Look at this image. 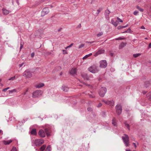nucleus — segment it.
<instances>
[{
    "label": "nucleus",
    "mask_w": 151,
    "mask_h": 151,
    "mask_svg": "<svg viewBox=\"0 0 151 151\" xmlns=\"http://www.w3.org/2000/svg\"><path fill=\"white\" fill-rule=\"evenodd\" d=\"M117 20L119 22H123L122 20V19H120L118 17H117Z\"/></svg>",
    "instance_id": "nucleus-37"
},
{
    "label": "nucleus",
    "mask_w": 151,
    "mask_h": 151,
    "mask_svg": "<svg viewBox=\"0 0 151 151\" xmlns=\"http://www.w3.org/2000/svg\"><path fill=\"white\" fill-rule=\"evenodd\" d=\"M2 132V131L1 130H0V133H1Z\"/></svg>",
    "instance_id": "nucleus-60"
},
{
    "label": "nucleus",
    "mask_w": 151,
    "mask_h": 151,
    "mask_svg": "<svg viewBox=\"0 0 151 151\" xmlns=\"http://www.w3.org/2000/svg\"><path fill=\"white\" fill-rule=\"evenodd\" d=\"M9 88V87H7V88H5L3 89L2 90V91H6V90H7Z\"/></svg>",
    "instance_id": "nucleus-43"
},
{
    "label": "nucleus",
    "mask_w": 151,
    "mask_h": 151,
    "mask_svg": "<svg viewBox=\"0 0 151 151\" xmlns=\"http://www.w3.org/2000/svg\"><path fill=\"white\" fill-rule=\"evenodd\" d=\"M42 94V92L40 90H37L34 91L32 93V97L35 98L40 96Z\"/></svg>",
    "instance_id": "nucleus-7"
},
{
    "label": "nucleus",
    "mask_w": 151,
    "mask_h": 151,
    "mask_svg": "<svg viewBox=\"0 0 151 151\" xmlns=\"http://www.w3.org/2000/svg\"><path fill=\"white\" fill-rule=\"evenodd\" d=\"M60 30H61V29H59L58 30V31H60Z\"/></svg>",
    "instance_id": "nucleus-63"
},
{
    "label": "nucleus",
    "mask_w": 151,
    "mask_h": 151,
    "mask_svg": "<svg viewBox=\"0 0 151 151\" xmlns=\"http://www.w3.org/2000/svg\"><path fill=\"white\" fill-rule=\"evenodd\" d=\"M73 43H72L70 45H69V46H67L66 48H69V47H71V46L73 45Z\"/></svg>",
    "instance_id": "nucleus-46"
},
{
    "label": "nucleus",
    "mask_w": 151,
    "mask_h": 151,
    "mask_svg": "<svg viewBox=\"0 0 151 151\" xmlns=\"http://www.w3.org/2000/svg\"><path fill=\"white\" fill-rule=\"evenodd\" d=\"M94 42V41L88 42V43L89 44H91Z\"/></svg>",
    "instance_id": "nucleus-51"
},
{
    "label": "nucleus",
    "mask_w": 151,
    "mask_h": 151,
    "mask_svg": "<svg viewBox=\"0 0 151 151\" xmlns=\"http://www.w3.org/2000/svg\"><path fill=\"white\" fill-rule=\"evenodd\" d=\"M102 101L104 102L106 104L109 105L111 107H112L114 105V102L113 100L106 101L104 99H102Z\"/></svg>",
    "instance_id": "nucleus-8"
},
{
    "label": "nucleus",
    "mask_w": 151,
    "mask_h": 151,
    "mask_svg": "<svg viewBox=\"0 0 151 151\" xmlns=\"http://www.w3.org/2000/svg\"><path fill=\"white\" fill-rule=\"evenodd\" d=\"M51 147L50 145L48 146L45 151H51Z\"/></svg>",
    "instance_id": "nucleus-29"
},
{
    "label": "nucleus",
    "mask_w": 151,
    "mask_h": 151,
    "mask_svg": "<svg viewBox=\"0 0 151 151\" xmlns=\"http://www.w3.org/2000/svg\"><path fill=\"white\" fill-rule=\"evenodd\" d=\"M102 106V104L101 103H99L97 106V107H99Z\"/></svg>",
    "instance_id": "nucleus-45"
},
{
    "label": "nucleus",
    "mask_w": 151,
    "mask_h": 151,
    "mask_svg": "<svg viewBox=\"0 0 151 151\" xmlns=\"http://www.w3.org/2000/svg\"><path fill=\"white\" fill-rule=\"evenodd\" d=\"M103 34V33L102 32H99L98 34L97 35V36L98 37H99L100 36H102Z\"/></svg>",
    "instance_id": "nucleus-35"
},
{
    "label": "nucleus",
    "mask_w": 151,
    "mask_h": 151,
    "mask_svg": "<svg viewBox=\"0 0 151 151\" xmlns=\"http://www.w3.org/2000/svg\"><path fill=\"white\" fill-rule=\"evenodd\" d=\"M126 43L122 42L119 45V49H121L123 47H124L126 45Z\"/></svg>",
    "instance_id": "nucleus-15"
},
{
    "label": "nucleus",
    "mask_w": 151,
    "mask_h": 151,
    "mask_svg": "<svg viewBox=\"0 0 151 151\" xmlns=\"http://www.w3.org/2000/svg\"><path fill=\"white\" fill-rule=\"evenodd\" d=\"M107 65V63L105 60H102L100 62V67L103 68H105Z\"/></svg>",
    "instance_id": "nucleus-11"
},
{
    "label": "nucleus",
    "mask_w": 151,
    "mask_h": 151,
    "mask_svg": "<svg viewBox=\"0 0 151 151\" xmlns=\"http://www.w3.org/2000/svg\"><path fill=\"white\" fill-rule=\"evenodd\" d=\"M26 92H25L23 94L24 95L26 94Z\"/></svg>",
    "instance_id": "nucleus-62"
},
{
    "label": "nucleus",
    "mask_w": 151,
    "mask_h": 151,
    "mask_svg": "<svg viewBox=\"0 0 151 151\" xmlns=\"http://www.w3.org/2000/svg\"><path fill=\"white\" fill-rule=\"evenodd\" d=\"M57 68H58V70H60L61 69V68L60 66H58Z\"/></svg>",
    "instance_id": "nucleus-54"
},
{
    "label": "nucleus",
    "mask_w": 151,
    "mask_h": 151,
    "mask_svg": "<svg viewBox=\"0 0 151 151\" xmlns=\"http://www.w3.org/2000/svg\"><path fill=\"white\" fill-rule=\"evenodd\" d=\"M104 50L103 49H100L95 53L94 56H97L99 55H100L103 53H104Z\"/></svg>",
    "instance_id": "nucleus-12"
},
{
    "label": "nucleus",
    "mask_w": 151,
    "mask_h": 151,
    "mask_svg": "<svg viewBox=\"0 0 151 151\" xmlns=\"http://www.w3.org/2000/svg\"><path fill=\"white\" fill-rule=\"evenodd\" d=\"M115 108L117 114L118 115L120 114L122 111V106L120 105L117 104Z\"/></svg>",
    "instance_id": "nucleus-9"
},
{
    "label": "nucleus",
    "mask_w": 151,
    "mask_h": 151,
    "mask_svg": "<svg viewBox=\"0 0 151 151\" xmlns=\"http://www.w3.org/2000/svg\"><path fill=\"white\" fill-rule=\"evenodd\" d=\"M138 11H135L134 12L133 14L135 15H137V14H138Z\"/></svg>",
    "instance_id": "nucleus-41"
},
{
    "label": "nucleus",
    "mask_w": 151,
    "mask_h": 151,
    "mask_svg": "<svg viewBox=\"0 0 151 151\" xmlns=\"http://www.w3.org/2000/svg\"><path fill=\"white\" fill-rule=\"evenodd\" d=\"M141 55L140 53H138V54H133V56L134 58H137L140 55Z\"/></svg>",
    "instance_id": "nucleus-31"
},
{
    "label": "nucleus",
    "mask_w": 151,
    "mask_h": 151,
    "mask_svg": "<svg viewBox=\"0 0 151 151\" xmlns=\"http://www.w3.org/2000/svg\"><path fill=\"white\" fill-rule=\"evenodd\" d=\"M12 141V140H9L7 141H4L3 142L4 144L5 145H9L10 144Z\"/></svg>",
    "instance_id": "nucleus-20"
},
{
    "label": "nucleus",
    "mask_w": 151,
    "mask_h": 151,
    "mask_svg": "<svg viewBox=\"0 0 151 151\" xmlns=\"http://www.w3.org/2000/svg\"><path fill=\"white\" fill-rule=\"evenodd\" d=\"M45 132L42 129H40L39 131L38 134L40 137H44L45 136L46 134L47 137L50 135V132L48 129L45 128Z\"/></svg>",
    "instance_id": "nucleus-1"
},
{
    "label": "nucleus",
    "mask_w": 151,
    "mask_h": 151,
    "mask_svg": "<svg viewBox=\"0 0 151 151\" xmlns=\"http://www.w3.org/2000/svg\"><path fill=\"white\" fill-rule=\"evenodd\" d=\"M101 11L100 9H98L97 10L96 13L95 14H94L95 16H97Z\"/></svg>",
    "instance_id": "nucleus-32"
},
{
    "label": "nucleus",
    "mask_w": 151,
    "mask_h": 151,
    "mask_svg": "<svg viewBox=\"0 0 151 151\" xmlns=\"http://www.w3.org/2000/svg\"><path fill=\"white\" fill-rule=\"evenodd\" d=\"M127 26H128V25H126V26H124V28H126V27H127Z\"/></svg>",
    "instance_id": "nucleus-58"
},
{
    "label": "nucleus",
    "mask_w": 151,
    "mask_h": 151,
    "mask_svg": "<svg viewBox=\"0 0 151 151\" xmlns=\"http://www.w3.org/2000/svg\"><path fill=\"white\" fill-rule=\"evenodd\" d=\"M124 28V26L120 25V26H119L118 27L117 29H123Z\"/></svg>",
    "instance_id": "nucleus-33"
},
{
    "label": "nucleus",
    "mask_w": 151,
    "mask_h": 151,
    "mask_svg": "<svg viewBox=\"0 0 151 151\" xmlns=\"http://www.w3.org/2000/svg\"><path fill=\"white\" fill-rule=\"evenodd\" d=\"M44 86V84L43 83H39L37 85H36V88H40L42 87H43Z\"/></svg>",
    "instance_id": "nucleus-21"
},
{
    "label": "nucleus",
    "mask_w": 151,
    "mask_h": 151,
    "mask_svg": "<svg viewBox=\"0 0 151 151\" xmlns=\"http://www.w3.org/2000/svg\"><path fill=\"white\" fill-rule=\"evenodd\" d=\"M151 48V43H150L149 44L148 49Z\"/></svg>",
    "instance_id": "nucleus-49"
},
{
    "label": "nucleus",
    "mask_w": 151,
    "mask_h": 151,
    "mask_svg": "<svg viewBox=\"0 0 151 151\" xmlns=\"http://www.w3.org/2000/svg\"><path fill=\"white\" fill-rule=\"evenodd\" d=\"M11 151H17V150L15 147H13Z\"/></svg>",
    "instance_id": "nucleus-34"
},
{
    "label": "nucleus",
    "mask_w": 151,
    "mask_h": 151,
    "mask_svg": "<svg viewBox=\"0 0 151 151\" xmlns=\"http://www.w3.org/2000/svg\"><path fill=\"white\" fill-rule=\"evenodd\" d=\"M44 142V141L43 139H37L33 140L32 141V145L33 146H39Z\"/></svg>",
    "instance_id": "nucleus-2"
},
{
    "label": "nucleus",
    "mask_w": 151,
    "mask_h": 151,
    "mask_svg": "<svg viewBox=\"0 0 151 151\" xmlns=\"http://www.w3.org/2000/svg\"><path fill=\"white\" fill-rule=\"evenodd\" d=\"M126 31L127 33H130L131 32V30L130 28H129Z\"/></svg>",
    "instance_id": "nucleus-44"
},
{
    "label": "nucleus",
    "mask_w": 151,
    "mask_h": 151,
    "mask_svg": "<svg viewBox=\"0 0 151 151\" xmlns=\"http://www.w3.org/2000/svg\"><path fill=\"white\" fill-rule=\"evenodd\" d=\"M15 78V76L11 77L9 79V80H14Z\"/></svg>",
    "instance_id": "nucleus-36"
},
{
    "label": "nucleus",
    "mask_w": 151,
    "mask_h": 151,
    "mask_svg": "<svg viewBox=\"0 0 151 151\" xmlns=\"http://www.w3.org/2000/svg\"><path fill=\"white\" fill-rule=\"evenodd\" d=\"M133 144L134 145V146L135 147V148H136V147H137V145H136V143H133Z\"/></svg>",
    "instance_id": "nucleus-50"
},
{
    "label": "nucleus",
    "mask_w": 151,
    "mask_h": 151,
    "mask_svg": "<svg viewBox=\"0 0 151 151\" xmlns=\"http://www.w3.org/2000/svg\"><path fill=\"white\" fill-rule=\"evenodd\" d=\"M92 55V53H89V54H88V55H86L85 56H84L83 58V59H86L87 58H88V57L90 56H91Z\"/></svg>",
    "instance_id": "nucleus-24"
},
{
    "label": "nucleus",
    "mask_w": 151,
    "mask_h": 151,
    "mask_svg": "<svg viewBox=\"0 0 151 151\" xmlns=\"http://www.w3.org/2000/svg\"><path fill=\"white\" fill-rule=\"evenodd\" d=\"M76 68H72L70 72L71 74L72 75H74L76 74Z\"/></svg>",
    "instance_id": "nucleus-14"
},
{
    "label": "nucleus",
    "mask_w": 151,
    "mask_h": 151,
    "mask_svg": "<svg viewBox=\"0 0 151 151\" xmlns=\"http://www.w3.org/2000/svg\"><path fill=\"white\" fill-rule=\"evenodd\" d=\"M132 140L133 141H134V137H132Z\"/></svg>",
    "instance_id": "nucleus-56"
},
{
    "label": "nucleus",
    "mask_w": 151,
    "mask_h": 151,
    "mask_svg": "<svg viewBox=\"0 0 151 151\" xmlns=\"http://www.w3.org/2000/svg\"><path fill=\"white\" fill-rule=\"evenodd\" d=\"M4 15H7L9 13V11L5 9H2Z\"/></svg>",
    "instance_id": "nucleus-19"
},
{
    "label": "nucleus",
    "mask_w": 151,
    "mask_h": 151,
    "mask_svg": "<svg viewBox=\"0 0 151 151\" xmlns=\"http://www.w3.org/2000/svg\"><path fill=\"white\" fill-rule=\"evenodd\" d=\"M141 28L142 29H145V27L144 26H142L141 27Z\"/></svg>",
    "instance_id": "nucleus-53"
},
{
    "label": "nucleus",
    "mask_w": 151,
    "mask_h": 151,
    "mask_svg": "<svg viewBox=\"0 0 151 151\" xmlns=\"http://www.w3.org/2000/svg\"><path fill=\"white\" fill-rule=\"evenodd\" d=\"M106 89L105 87H102L100 89L99 94L101 97L104 96L106 92Z\"/></svg>",
    "instance_id": "nucleus-5"
},
{
    "label": "nucleus",
    "mask_w": 151,
    "mask_h": 151,
    "mask_svg": "<svg viewBox=\"0 0 151 151\" xmlns=\"http://www.w3.org/2000/svg\"><path fill=\"white\" fill-rule=\"evenodd\" d=\"M23 64H24L23 63H22L21 64H20L19 65V67H21L22 66V65H23Z\"/></svg>",
    "instance_id": "nucleus-55"
},
{
    "label": "nucleus",
    "mask_w": 151,
    "mask_h": 151,
    "mask_svg": "<svg viewBox=\"0 0 151 151\" xmlns=\"http://www.w3.org/2000/svg\"><path fill=\"white\" fill-rule=\"evenodd\" d=\"M136 8L137 9L139 10L141 12H143L144 11L143 9L141 8L139 6H137Z\"/></svg>",
    "instance_id": "nucleus-27"
},
{
    "label": "nucleus",
    "mask_w": 151,
    "mask_h": 151,
    "mask_svg": "<svg viewBox=\"0 0 151 151\" xmlns=\"http://www.w3.org/2000/svg\"><path fill=\"white\" fill-rule=\"evenodd\" d=\"M63 74V73L62 72H61L60 73V75H61Z\"/></svg>",
    "instance_id": "nucleus-59"
},
{
    "label": "nucleus",
    "mask_w": 151,
    "mask_h": 151,
    "mask_svg": "<svg viewBox=\"0 0 151 151\" xmlns=\"http://www.w3.org/2000/svg\"><path fill=\"white\" fill-rule=\"evenodd\" d=\"M62 89L65 92H67L69 90V88L65 86H63Z\"/></svg>",
    "instance_id": "nucleus-16"
},
{
    "label": "nucleus",
    "mask_w": 151,
    "mask_h": 151,
    "mask_svg": "<svg viewBox=\"0 0 151 151\" xmlns=\"http://www.w3.org/2000/svg\"><path fill=\"white\" fill-rule=\"evenodd\" d=\"M124 39V38H122V37H119L118 38H116L115 39L116 40H122Z\"/></svg>",
    "instance_id": "nucleus-39"
},
{
    "label": "nucleus",
    "mask_w": 151,
    "mask_h": 151,
    "mask_svg": "<svg viewBox=\"0 0 151 151\" xmlns=\"http://www.w3.org/2000/svg\"><path fill=\"white\" fill-rule=\"evenodd\" d=\"M112 123L114 126H117L116 120L115 118H114L112 119Z\"/></svg>",
    "instance_id": "nucleus-17"
},
{
    "label": "nucleus",
    "mask_w": 151,
    "mask_h": 151,
    "mask_svg": "<svg viewBox=\"0 0 151 151\" xmlns=\"http://www.w3.org/2000/svg\"><path fill=\"white\" fill-rule=\"evenodd\" d=\"M89 97H91V98H94L95 97L94 96H92L91 94H89Z\"/></svg>",
    "instance_id": "nucleus-48"
},
{
    "label": "nucleus",
    "mask_w": 151,
    "mask_h": 151,
    "mask_svg": "<svg viewBox=\"0 0 151 151\" xmlns=\"http://www.w3.org/2000/svg\"><path fill=\"white\" fill-rule=\"evenodd\" d=\"M31 134L34 135L37 134L36 130L35 129H34L31 132Z\"/></svg>",
    "instance_id": "nucleus-22"
},
{
    "label": "nucleus",
    "mask_w": 151,
    "mask_h": 151,
    "mask_svg": "<svg viewBox=\"0 0 151 151\" xmlns=\"http://www.w3.org/2000/svg\"><path fill=\"white\" fill-rule=\"evenodd\" d=\"M81 76L85 80H89V77L86 73H82L81 74Z\"/></svg>",
    "instance_id": "nucleus-13"
},
{
    "label": "nucleus",
    "mask_w": 151,
    "mask_h": 151,
    "mask_svg": "<svg viewBox=\"0 0 151 151\" xmlns=\"http://www.w3.org/2000/svg\"><path fill=\"white\" fill-rule=\"evenodd\" d=\"M87 109L88 111H92V108L90 107H88L87 108Z\"/></svg>",
    "instance_id": "nucleus-38"
},
{
    "label": "nucleus",
    "mask_w": 151,
    "mask_h": 151,
    "mask_svg": "<svg viewBox=\"0 0 151 151\" xmlns=\"http://www.w3.org/2000/svg\"><path fill=\"white\" fill-rule=\"evenodd\" d=\"M32 72L29 69L26 70L23 73V75H25L27 78H30L32 76Z\"/></svg>",
    "instance_id": "nucleus-6"
},
{
    "label": "nucleus",
    "mask_w": 151,
    "mask_h": 151,
    "mask_svg": "<svg viewBox=\"0 0 151 151\" xmlns=\"http://www.w3.org/2000/svg\"><path fill=\"white\" fill-rule=\"evenodd\" d=\"M49 12V10L48 8L46 7L44 8L42 12V16H44L47 14Z\"/></svg>",
    "instance_id": "nucleus-10"
},
{
    "label": "nucleus",
    "mask_w": 151,
    "mask_h": 151,
    "mask_svg": "<svg viewBox=\"0 0 151 151\" xmlns=\"http://www.w3.org/2000/svg\"><path fill=\"white\" fill-rule=\"evenodd\" d=\"M65 53H66V54H67V52H66V51H65Z\"/></svg>",
    "instance_id": "nucleus-64"
},
{
    "label": "nucleus",
    "mask_w": 151,
    "mask_h": 151,
    "mask_svg": "<svg viewBox=\"0 0 151 151\" xmlns=\"http://www.w3.org/2000/svg\"><path fill=\"white\" fill-rule=\"evenodd\" d=\"M127 33V31H126L123 32H122L123 33Z\"/></svg>",
    "instance_id": "nucleus-57"
},
{
    "label": "nucleus",
    "mask_w": 151,
    "mask_h": 151,
    "mask_svg": "<svg viewBox=\"0 0 151 151\" xmlns=\"http://www.w3.org/2000/svg\"><path fill=\"white\" fill-rule=\"evenodd\" d=\"M117 21H114L113 19L111 20V23L114 25L115 27H116L118 25Z\"/></svg>",
    "instance_id": "nucleus-18"
},
{
    "label": "nucleus",
    "mask_w": 151,
    "mask_h": 151,
    "mask_svg": "<svg viewBox=\"0 0 151 151\" xmlns=\"http://www.w3.org/2000/svg\"><path fill=\"white\" fill-rule=\"evenodd\" d=\"M124 124H125V126L129 129V125L127 124L126 122H124Z\"/></svg>",
    "instance_id": "nucleus-26"
},
{
    "label": "nucleus",
    "mask_w": 151,
    "mask_h": 151,
    "mask_svg": "<svg viewBox=\"0 0 151 151\" xmlns=\"http://www.w3.org/2000/svg\"><path fill=\"white\" fill-rule=\"evenodd\" d=\"M110 55L111 56L113 57L114 56V54L113 53H110Z\"/></svg>",
    "instance_id": "nucleus-52"
},
{
    "label": "nucleus",
    "mask_w": 151,
    "mask_h": 151,
    "mask_svg": "<svg viewBox=\"0 0 151 151\" xmlns=\"http://www.w3.org/2000/svg\"><path fill=\"white\" fill-rule=\"evenodd\" d=\"M46 147L45 145H43L40 148V151H43Z\"/></svg>",
    "instance_id": "nucleus-23"
},
{
    "label": "nucleus",
    "mask_w": 151,
    "mask_h": 151,
    "mask_svg": "<svg viewBox=\"0 0 151 151\" xmlns=\"http://www.w3.org/2000/svg\"><path fill=\"white\" fill-rule=\"evenodd\" d=\"M147 97L150 100H151V94L150 93H148L147 94Z\"/></svg>",
    "instance_id": "nucleus-25"
},
{
    "label": "nucleus",
    "mask_w": 151,
    "mask_h": 151,
    "mask_svg": "<svg viewBox=\"0 0 151 151\" xmlns=\"http://www.w3.org/2000/svg\"><path fill=\"white\" fill-rule=\"evenodd\" d=\"M23 47V43L21 42L20 43V50L22 49Z\"/></svg>",
    "instance_id": "nucleus-40"
},
{
    "label": "nucleus",
    "mask_w": 151,
    "mask_h": 151,
    "mask_svg": "<svg viewBox=\"0 0 151 151\" xmlns=\"http://www.w3.org/2000/svg\"><path fill=\"white\" fill-rule=\"evenodd\" d=\"M9 93H12L14 92H16V90L15 89H13L11 90H9Z\"/></svg>",
    "instance_id": "nucleus-30"
},
{
    "label": "nucleus",
    "mask_w": 151,
    "mask_h": 151,
    "mask_svg": "<svg viewBox=\"0 0 151 151\" xmlns=\"http://www.w3.org/2000/svg\"><path fill=\"white\" fill-rule=\"evenodd\" d=\"M145 39H146V40H147V39H148V38H147V37H145Z\"/></svg>",
    "instance_id": "nucleus-61"
},
{
    "label": "nucleus",
    "mask_w": 151,
    "mask_h": 151,
    "mask_svg": "<svg viewBox=\"0 0 151 151\" xmlns=\"http://www.w3.org/2000/svg\"><path fill=\"white\" fill-rule=\"evenodd\" d=\"M35 55V53L34 52L32 53L31 54V56L32 58H33Z\"/></svg>",
    "instance_id": "nucleus-47"
},
{
    "label": "nucleus",
    "mask_w": 151,
    "mask_h": 151,
    "mask_svg": "<svg viewBox=\"0 0 151 151\" xmlns=\"http://www.w3.org/2000/svg\"><path fill=\"white\" fill-rule=\"evenodd\" d=\"M124 136L122 137L123 142L126 147L129 146V137L126 134H124Z\"/></svg>",
    "instance_id": "nucleus-3"
},
{
    "label": "nucleus",
    "mask_w": 151,
    "mask_h": 151,
    "mask_svg": "<svg viewBox=\"0 0 151 151\" xmlns=\"http://www.w3.org/2000/svg\"><path fill=\"white\" fill-rule=\"evenodd\" d=\"M84 46V44H81V45H80L79 46V47H78V48H82Z\"/></svg>",
    "instance_id": "nucleus-42"
},
{
    "label": "nucleus",
    "mask_w": 151,
    "mask_h": 151,
    "mask_svg": "<svg viewBox=\"0 0 151 151\" xmlns=\"http://www.w3.org/2000/svg\"><path fill=\"white\" fill-rule=\"evenodd\" d=\"M110 13V11L108 10H106V16L108 17L109 16V14Z\"/></svg>",
    "instance_id": "nucleus-28"
},
{
    "label": "nucleus",
    "mask_w": 151,
    "mask_h": 151,
    "mask_svg": "<svg viewBox=\"0 0 151 151\" xmlns=\"http://www.w3.org/2000/svg\"><path fill=\"white\" fill-rule=\"evenodd\" d=\"M88 70L91 72L93 73L98 72L99 70V67L95 65L90 66Z\"/></svg>",
    "instance_id": "nucleus-4"
}]
</instances>
